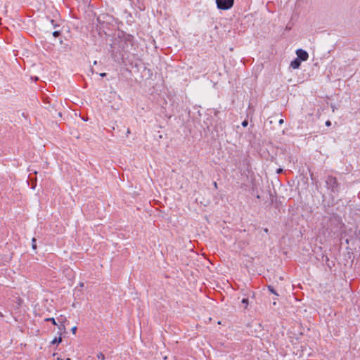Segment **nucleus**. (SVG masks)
Returning <instances> with one entry per match:
<instances>
[{
    "mask_svg": "<svg viewBox=\"0 0 360 360\" xmlns=\"http://www.w3.org/2000/svg\"><path fill=\"white\" fill-rule=\"evenodd\" d=\"M242 302H243V304H245L247 306V305H248V299H247V298H244V299L242 300Z\"/></svg>",
    "mask_w": 360,
    "mask_h": 360,
    "instance_id": "f8f14e48",
    "label": "nucleus"
},
{
    "mask_svg": "<svg viewBox=\"0 0 360 360\" xmlns=\"http://www.w3.org/2000/svg\"><path fill=\"white\" fill-rule=\"evenodd\" d=\"M58 328L59 330L61 331V332H65V326L63 323H60L58 326Z\"/></svg>",
    "mask_w": 360,
    "mask_h": 360,
    "instance_id": "1a4fd4ad",
    "label": "nucleus"
},
{
    "mask_svg": "<svg viewBox=\"0 0 360 360\" xmlns=\"http://www.w3.org/2000/svg\"><path fill=\"white\" fill-rule=\"evenodd\" d=\"M46 321H51L53 325H57L55 319L53 318H47L45 319Z\"/></svg>",
    "mask_w": 360,
    "mask_h": 360,
    "instance_id": "423d86ee",
    "label": "nucleus"
},
{
    "mask_svg": "<svg viewBox=\"0 0 360 360\" xmlns=\"http://www.w3.org/2000/svg\"><path fill=\"white\" fill-rule=\"evenodd\" d=\"M268 289L270 292H271L272 293H274V295H278V293L274 290V289L271 286V285H269L268 286Z\"/></svg>",
    "mask_w": 360,
    "mask_h": 360,
    "instance_id": "9b49d317",
    "label": "nucleus"
},
{
    "mask_svg": "<svg viewBox=\"0 0 360 360\" xmlns=\"http://www.w3.org/2000/svg\"><path fill=\"white\" fill-rule=\"evenodd\" d=\"M62 342V338L60 336L58 338H54V339L52 340L51 343H52V344H55V343H57V342H58V343H60V342Z\"/></svg>",
    "mask_w": 360,
    "mask_h": 360,
    "instance_id": "39448f33",
    "label": "nucleus"
},
{
    "mask_svg": "<svg viewBox=\"0 0 360 360\" xmlns=\"http://www.w3.org/2000/svg\"><path fill=\"white\" fill-rule=\"evenodd\" d=\"M300 61L299 60L298 58L294 60L290 63V67L292 68L293 69L298 68L300 67Z\"/></svg>",
    "mask_w": 360,
    "mask_h": 360,
    "instance_id": "20e7f679",
    "label": "nucleus"
},
{
    "mask_svg": "<svg viewBox=\"0 0 360 360\" xmlns=\"http://www.w3.org/2000/svg\"><path fill=\"white\" fill-rule=\"evenodd\" d=\"M283 120H282V119H281V120H279V124H283Z\"/></svg>",
    "mask_w": 360,
    "mask_h": 360,
    "instance_id": "6ab92c4d",
    "label": "nucleus"
},
{
    "mask_svg": "<svg viewBox=\"0 0 360 360\" xmlns=\"http://www.w3.org/2000/svg\"><path fill=\"white\" fill-rule=\"evenodd\" d=\"M66 360H70V358H67Z\"/></svg>",
    "mask_w": 360,
    "mask_h": 360,
    "instance_id": "5701e85b",
    "label": "nucleus"
},
{
    "mask_svg": "<svg viewBox=\"0 0 360 360\" xmlns=\"http://www.w3.org/2000/svg\"><path fill=\"white\" fill-rule=\"evenodd\" d=\"M326 184L333 192L338 191V183L335 178L329 176L326 180Z\"/></svg>",
    "mask_w": 360,
    "mask_h": 360,
    "instance_id": "f03ea898",
    "label": "nucleus"
},
{
    "mask_svg": "<svg viewBox=\"0 0 360 360\" xmlns=\"http://www.w3.org/2000/svg\"><path fill=\"white\" fill-rule=\"evenodd\" d=\"M17 302H18V304L19 306H20L22 304V300L21 298L18 297Z\"/></svg>",
    "mask_w": 360,
    "mask_h": 360,
    "instance_id": "ddd939ff",
    "label": "nucleus"
},
{
    "mask_svg": "<svg viewBox=\"0 0 360 360\" xmlns=\"http://www.w3.org/2000/svg\"><path fill=\"white\" fill-rule=\"evenodd\" d=\"M296 53L297 55L298 58L302 61H305L308 59L309 55L304 50L298 49L297 50Z\"/></svg>",
    "mask_w": 360,
    "mask_h": 360,
    "instance_id": "7ed1b4c3",
    "label": "nucleus"
},
{
    "mask_svg": "<svg viewBox=\"0 0 360 360\" xmlns=\"http://www.w3.org/2000/svg\"><path fill=\"white\" fill-rule=\"evenodd\" d=\"M242 125L243 127H247L248 126V121L247 120H244L243 122H242Z\"/></svg>",
    "mask_w": 360,
    "mask_h": 360,
    "instance_id": "dca6fc26",
    "label": "nucleus"
},
{
    "mask_svg": "<svg viewBox=\"0 0 360 360\" xmlns=\"http://www.w3.org/2000/svg\"><path fill=\"white\" fill-rule=\"evenodd\" d=\"M105 75V73H101V77H104Z\"/></svg>",
    "mask_w": 360,
    "mask_h": 360,
    "instance_id": "aec40b11",
    "label": "nucleus"
},
{
    "mask_svg": "<svg viewBox=\"0 0 360 360\" xmlns=\"http://www.w3.org/2000/svg\"><path fill=\"white\" fill-rule=\"evenodd\" d=\"M217 7L221 10L230 8L233 4V0H216Z\"/></svg>",
    "mask_w": 360,
    "mask_h": 360,
    "instance_id": "f257e3e1",
    "label": "nucleus"
},
{
    "mask_svg": "<svg viewBox=\"0 0 360 360\" xmlns=\"http://www.w3.org/2000/svg\"><path fill=\"white\" fill-rule=\"evenodd\" d=\"M60 34V32L58 31H55L53 32V35L56 37Z\"/></svg>",
    "mask_w": 360,
    "mask_h": 360,
    "instance_id": "4468645a",
    "label": "nucleus"
},
{
    "mask_svg": "<svg viewBox=\"0 0 360 360\" xmlns=\"http://www.w3.org/2000/svg\"><path fill=\"white\" fill-rule=\"evenodd\" d=\"M282 171H283V169H278L277 170V173H278V174H279V173L282 172Z\"/></svg>",
    "mask_w": 360,
    "mask_h": 360,
    "instance_id": "a211bd4d",
    "label": "nucleus"
},
{
    "mask_svg": "<svg viewBox=\"0 0 360 360\" xmlns=\"http://www.w3.org/2000/svg\"><path fill=\"white\" fill-rule=\"evenodd\" d=\"M326 125L327 127H330V126L331 125V122H330V121H329V120L326 121Z\"/></svg>",
    "mask_w": 360,
    "mask_h": 360,
    "instance_id": "f3484780",
    "label": "nucleus"
},
{
    "mask_svg": "<svg viewBox=\"0 0 360 360\" xmlns=\"http://www.w3.org/2000/svg\"><path fill=\"white\" fill-rule=\"evenodd\" d=\"M58 321H59V322H60V323H63V322L65 321V319H65V316H63V315H60V318H58Z\"/></svg>",
    "mask_w": 360,
    "mask_h": 360,
    "instance_id": "9d476101",
    "label": "nucleus"
},
{
    "mask_svg": "<svg viewBox=\"0 0 360 360\" xmlns=\"http://www.w3.org/2000/svg\"><path fill=\"white\" fill-rule=\"evenodd\" d=\"M32 248L34 250H36V249H37L36 238H33L32 239Z\"/></svg>",
    "mask_w": 360,
    "mask_h": 360,
    "instance_id": "6e6552de",
    "label": "nucleus"
},
{
    "mask_svg": "<svg viewBox=\"0 0 360 360\" xmlns=\"http://www.w3.org/2000/svg\"><path fill=\"white\" fill-rule=\"evenodd\" d=\"M57 360H63L62 359L60 358H58Z\"/></svg>",
    "mask_w": 360,
    "mask_h": 360,
    "instance_id": "4be33fe9",
    "label": "nucleus"
},
{
    "mask_svg": "<svg viewBox=\"0 0 360 360\" xmlns=\"http://www.w3.org/2000/svg\"><path fill=\"white\" fill-rule=\"evenodd\" d=\"M71 330H72L73 334H75L76 331H77V327L76 326L72 327Z\"/></svg>",
    "mask_w": 360,
    "mask_h": 360,
    "instance_id": "2eb2a0df",
    "label": "nucleus"
},
{
    "mask_svg": "<svg viewBox=\"0 0 360 360\" xmlns=\"http://www.w3.org/2000/svg\"><path fill=\"white\" fill-rule=\"evenodd\" d=\"M96 356H97V358H98V359H101V360H104V359H105V356H104V354H103V353H101V352L98 353V354H97V355H96Z\"/></svg>",
    "mask_w": 360,
    "mask_h": 360,
    "instance_id": "0eeeda50",
    "label": "nucleus"
},
{
    "mask_svg": "<svg viewBox=\"0 0 360 360\" xmlns=\"http://www.w3.org/2000/svg\"><path fill=\"white\" fill-rule=\"evenodd\" d=\"M214 186L217 187V184L216 182L214 183Z\"/></svg>",
    "mask_w": 360,
    "mask_h": 360,
    "instance_id": "412c9836",
    "label": "nucleus"
}]
</instances>
